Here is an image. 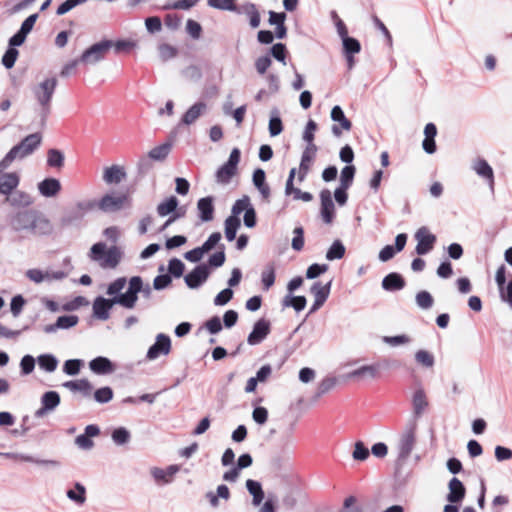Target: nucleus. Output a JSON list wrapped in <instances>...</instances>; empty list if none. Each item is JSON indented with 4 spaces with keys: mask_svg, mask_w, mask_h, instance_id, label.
Wrapping results in <instances>:
<instances>
[{
    "mask_svg": "<svg viewBox=\"0 0 512 512\" xmlns=\"http://www.w3.org/2000/svg\"><path fill=\"white\" fill-rule=\"evenodd\" d=\"M94 212L100 211L105 214L120 212L131 204V198L128 193L111 191L104 194L99 200L90 199Z\"/></svg>",
    "mask_w": 512,
    "mask_h": 512,
    "instance_id": "1",
    "label": "nucleus"
},
{
    "mask_svg": "<svg viewBox=\"0 0 512 512\" xmlns=\"http://www.w3.org/2000/svg\"><path fill=\"white\" fill-rule=\"evenodd\" d=\"M57 86L56 78H46L38 85L34 86L32 91L38 104L40 105V120L44 126L51 112V100Z\"/></svg>",
    "mask_w": 512,
    "mask_h": 512,
    "instance_id": "2",
    "label": "nucleus"
},
{
    "mask_svg": "<svg viewBox=\"0 0 512 512\" xmlns=\"http://www.w3.org/2000/svg\"><path fill=\"white\" fill-rule=\"evenodd\" d=\"M242 213L243 224H256V211L247 195L235 201L231 209V215L226 218L223 224H241L240 215Z\"/></svg>",
    "mask_w": 512,
    "mask_h": 512,
    "instance_id": "3",
    "label": "nucleus"
},
{
    "mask_svg": "<svg viewBox=\"0 0 512 512\" xmlns=\"http://www.w3.org/2000/svg\"><path fill=\"white\" fill-rule=\"evenodd\" d=\"M90 256L95 261L104 258L102 267L115 268L121 260L120 250L114 245L106 251V244L103 242H98L91 247Z\"/></svg>",
    "mask_w": 512,
    "mask_h": 512,
    "instance_id": "4",
    "label": "nucleus"
},
{
    "mask_svg": "<svg viewBox=\"0 0 512 512\" xmlns=\"http://www.w3.org/2000/svg\"><path fill=\"white\" fill-rule=\"evenodd\" d=\"M416 428L417 424L415 421L409 422L402 434L399 437L397 449H398V461L404 462L410 456L414 446L416 444Z\"/></svg>",
    "mask_w": 512,
    "mask_h": 512,
    "instance_id": "5",
    "label": "nucleus"
},
{
    "mask_svg": "<svg viewBox=\"0 0 512 512\" xmlns=\"http://www.w3.org/2000/svg\"><path fill=\"white\" fill-rule=\"evenodd\" d=\"M42 136L40 133H32L27 135L20 143L13 146L8 155L13 159H23L31 155L41 144Z\"/></svg>",
    "mask_w": 512,
    "mask_h": 512,
    "instance_id": "6",
    "label": "nucleus"
},
{
    "mask_svg": "<svg viewBox=\"0 0 512 512\" xmlns=\"http://www.w3.org/2000/svg\"><path fill=\"white\" fill-rule=\"evenodd\" d=\"M241 152L238 148H233L228 160L218 168L215 177L219 184H228L237 173V166L240 162Z\"/></svg>",
    "mask_w": 512,
    "mask_h": 512,
    "instance_id": "7",
    "label": "nucleus"
},
{
    "mask_svg": "<svg viewBox=\"0 0 512 512\" xmlns=\"http://www.w3.org/2000/svg\"><path fill=\"white\" fill-rule=\"evenodd\" d=\"M142 290V278L133 276L129 280V286L125 293L115 296V302L127 309H133L138 300V294Z\"/></svg>",
    "mask_w": 512,
    "mask_h": 512,
    "instance_id": "8",
    "label": "nucleus"
},
{
    "mask_svg": "<svg viewBox=\"0 0 512 512\" xmlns=\"http://www.w3.org/2000/svg\"><path fill=\"white\" fill-rule=\"evenodd\" d=\"M94 212L91 200L78 201L67 207L62 215V224H71L81 221L87 214Z\"/></svg>",
    "mask_w": 512,
    "mask_h": 512,
    "instance_id": "9",
    "label": "nucleus"
},
{
    "mask_svg": "<svg viewBox=\"0 0 512 512\" xmlns=\"http://www.w3.org/2000/svg\"><path fill=\"white\" fill-rule=\"evenodd\" d=\"M112 47V40H102L95 43L82 53L80 61L84 64H95L103 60Z\"/></svg>",
    "mask_w": 512,
    "mask_h": 512,
    "instance_id": "10",
    "label": "nucleus"
},
{
    "mask_svg": "<svg viewBox=\"0 0 512 512\" xmlns=\"http://www.w3.org/2000/svg\"><path fill=\"white\" fill-rule=\"evenodd\" d=\"M179 201L175 196H170L157 206V213L160 217L171 215L164 224H172L185 214L183 207H178Z\"/></svg>",
    "mask_w": 512,
    "mask_h": 512,
    "instance_id": "11",
    "label": "nucleus"
},
{
    "mask_svg": "<svg viewBox=\"0 0 512 512\" xmlns=\"http://www.w3.org/2000/svg\"><path fill=\"white\" fill-rule=\"evenodd\" d=\"M417 241L415 251L418 255H426L433 250L436 243V236L425 226L419 228L414 234Z\"/></svg>",
    "mask_w": 512,
    "mask_h": 512,
    "instance_id": "12",
    "label": "nucleus"
},
{
    "mask_svg": "<svg viewBox=\"0 0 512 512\" xmlns=\"http://www.w3.org/2000/svg\"><path fill=\"white\" fill-rule=\"evenodd\" d=\"M210 275L209 267L207 264L197 265L190 273L185 275L184 281L190 289L199 288Z\"/></svg>",
    "mask_w": 512,
    "mask_h": 512,
    "instance_id": "13",
    "label": "nucleus"
},
{
    "mask_svg": "<svg viewBox=\"0 0 512 512\" xmlns=\"http://www.w3.org/2000/svg\"><path fill=\"white\" fill-rule=\"evenodd\" d=\"M60 395L56 391H47L41 396V407L35 411L36 418H42L54 411L60 404Z\"/></svg>",
    "mask_w": 512,
    "mask_h": 512,
    "instance_id": "14",
    "label": "nucleus"
},
{
    "mask_svg": "<svg viewBox=\"0 0 512 512\" xmlns=\"http://www.w3.org/2000/svg\"><path fill=\"white\" fill-rule=\"evenodd\" d=\"M320 214L325 224H330L334 219L335 204L332 199V193L328 189H323L320 192Z\"/></svg>",
    "mask_w": 512,
    "mask_h": 512,
    "instance_id": "15",
    "label": "nucleus"
},
{
    "mask_svg": "<svg viewBox=\"0 0 512 512\" xmlns=\"http://www.w3.org/2000/svg\"><path fill=\"white\" fill-rule=\"evenodd\" d=\"M331 119L334 122H338L339 125L334 124L331 128L332 134L335 137L342 135V129L349 131L352 128V122L345 116L343 109L339 105H335L330 114Z\"/></svg>",
    "mask_w": 512,
    "mask_h": 512,
    "instance_id": "16",
    "label": "nucleus"
},
{
    "mask_svg": "<svg viewBox=\"0 0 512 512\" xmlns=\"http://www.w3.org/2000/svg\"><path fill=\"white\" fill-rule=\"evenodd\" d=\"M171 350V340L168 335L160 333L156 336L155 343L147 351V359L154 360L161 354L167 355Z\"/></svg>",
    "mask_w": 512,
    "mask_h": 512,
    "instance_id": "17",
    "label": "nucleus"
},
{
    "mask_svg": "<svg viewBox=\"0 0 512 512\" xmlns=\"http://www.w3.org/2000/svg\"><path fill=\"white\" fill-rule=\"evenodd\" d=\"M115 297L111 299L98 296L93 302V316L99 320L106 321L110 318V310L116 305Z\"/></svg>",
    "mask_w": 512,
    "mask_h": 512,
    "instance_id": "18",
    "label": "nucleus"
},
{
    "mask_svg": "<svg viewBox=\"0 0 512 512\" xmlns=\"http://www.w3.org/2000/svg\"><path fill=\"white\" fill-rule=\"evenodd\" d=\"M270 333V323L265 319L258 320L251 333L248 335L247 342L250 345L260 344Z\"/></svg>",
    "mask_w": 512,
    "mask_h": 512,
    "instance_id": "19",
    "label": "nucleus"
},
{
    "mask_svg": "<svg viewBox=\"0 0 512 512\" xmlns=\"http://www.w3.org/2000/svg\"><path fill=\"white\" fill-rule=\"evenodd\" d=\"M407 242V234L400 233L395 238V246L386 245L379 252V260L382 262H387L391 260L396 252H401Z\"/></svg>",
    "mask_w": 512,
    "mask_h": 512,
    "instance_id": "20",
    "label": "nucleus"
},
{
    "mask_svg": "<svg viewBox=\"0 0 512 512\" xmlns=\"http://www.w3.org/2000/svg\"><path fill=\"white\" fill-rule=\"evenodd\" d=\"M20 176L16 172H8L0 176V194L9 197L19 186Z\"/></svg>",
    "mask_w": 512,
    "mask_h": 512,
    "instance_id": "21",
    "label": "nucleus"
},
{
    "mask_svg": "<svg viewBox=\"0 0 512 512\" xmlns=\"http://www.w3.org/2000/svg\"><path fill=\"white\" fill-rule=\"evenodd\" d=\"M79 322V318L76 315H63L59 316L55 323L48 324L43 327V331L46 334L55 333L59 329H69L76 326Z\"/></svg>",
    "mask_w": 512,
    "mask_h": 512,
    "instance_id": "22",
    "label": "nucleus"
},
{
    "mask_svg": "<svg viewBox=\"0 0 512 512\" xmlns=\"http://www.w3.org/2000/svg\"><path fill=\"white\" fill-rule=\"evenodd\" d=\"M449 492L446 500L449 503H460L466 495V488L464 484L456 477H453L448 483Z\"/></svg>",
    "mask_w": 512,
    "mask_h": 512,
    "instance_id": "23",
    "label": "nucleus"
},
{
    "mask_svg": "<svg viewBox=\"0 0 512 512\" xmlns=\"http://www.w3.org/2000/svg\"><path fill=\"white\" fill-rule=\"evenodd\" d=\"M126 178V171L124 167L119 165H112L106 167L103 173V181L108 185H116Z\"/></svg>",
    "mask_w": 512,
    "mask_h": 512,
    "instance_id": "24",
    "label": "nucleus"
},
{
    "mask_svg": "<svg viewBox=\"0 0 512 512\" xmlns=\"http://www.w3.org/2000/svg\"><path fill=\"white\" fill-rule=\"evenodd\" d=\"M0 456L9 458V459L20 460L23 462H30V463H34V464L42 465V466H52V467L59 466V462L56 460H42V459H38V458H35L30 455L21 454V453H11V452L2 453V452H0Z\"/></svg>",
    "mask_w": 512,
    "mask_h": 512,
    "instance_id": "25",
    "label": "nucleus"
},
{
    "mask_svg": "<svg viewBox=\"0 0 512 512\" xmlns=\"http://www.w3.org/2000/svg\"><path fill=\"white\" fill-rule=\"evenodd\" d=\"M197 211L202 222L212 221L214 214L213 197L207 196L199 199L197 202Z\"/></svg>",
    "mask_w": 512,
    "mask_h": 512,
    "instance_id": "26",
    "label": "nucleus"
},
{
    "mask_svg": "<svg viewBox=\"0 0 512 512\" xmlns=\"http://www.w3.org/2000/svg\"><path fill=\"white\" fill-rule=\"evenodd\" d=\"M89 368L96 374L105 375L115 371V366L110 359L98 356L89 362Z\"/></svg>",
    "mask_w": 512,
    "mask_h": 512,
    "instance_id": "27",
    "label": "nucleus"
},
{
    "mask_svg": "<svg viewBox=\"0 0 512 512\" xmlns=\"http://www.w3.org/2000/svg\"><path fill=\"white\" fill-rule=\"evenodd\" d=\"M473 170L476 172V174L483 179H485L491 190L494 188V172L492 167L489 165V163L485 159H478L473 164Z\"/></svg>",
    "mask_w": 512,
    "mask_h": 512,
    "instance_id": "28",
    "label": "nucleus"
},
{
    "mask_svg": "<svg viewBox=\"0 0 512 512\" xmlns=\"http://www.w3.org/2000/svg\"><path fill=\"white\" fill-rule=\"evenodd\" d=\"M38 190L44 197H55L61 190V183L56 178H45L38 183Z\"/></svg>",
    "mask_w": 512,
    "mask_h": 512,
    "instance_id": "29",
    "label": "nucleus"
},
{
    "mask_svg": "<svg viewBox=\"0 0 512 512\" xmlns=\"http://www.w3.org/2000/svg\"><path fill=\"white\" fill-rule=\"evenodd\" d=\"M403 276L397 272H391L382 280V288L386 291H398L405 287Z\"/></svg>",
    "mask_w": 512,
    "mask_h": 512,
    "instance_id": "30",
    "label": "nucleus"
},
{
    "mask_svg": "<svg viewBox=\"0 0 512 512\" xmlns=\"http://www.w3.org/2000/svg\"><path fill=\"white\" fill-rule=\"evenodd\" d=\"M6 201L12 207L25 208L32 205L34 200L29 193L21 190H15L9 197L6 198Z\"/></svg>",
    "mask_w": 512,
    "mask_h": 512,
    "instance_id": "31",
    "label": "nucleus"
},
{
    "mask_svg": "<svg viewBox=\"0 0 512 512\" xmlns=\"http://www.w3.org/2000/svg\"><path fill=\"white\" fill-rule=\"evenodd\" d=\"M207 105L204 102H197L192 105L183 115L181 123L184 125L193 124L206 110Z\"/></svg>",
    "mask_w": 512,
    "mask_h": 512,
    "instance_id": "32",
    "label": "nucleus"
},
{
    "mask_svg": "<svg viewBox=\"0 0 512 512\" xmlns=\"http://www.w3.org/2000/svg\"><path fill=\"white\" fill-rule=\"evenodd\" d=\"M412 404L415 417H420L428 406V401L422 388H419L414 392Z\"/></svg>",
    "mask_w": 512,
    "mask_h": 512,
    "instance_id": "33",
    "label": "nucleus"
},
{
    "mask_svg": "<svg viewBox=\"0 0 512 512\" xmlns=\"http://www.w3.org/2000/svg\"><path fill=\"white\" fill-rule=\"evenodd\" d=\"M64 387L74 392H80L84 396L89 397L91 395L93 386L87 379H80L75 381H67L63 384Z\"/></svg>",
    "mask_w": 512,
    "mask_h": 512,
    "instance_id": "34",
    "label": "nucleus"
},
{
    "mask_svg": "<svg viewBox=\"0 0 512 512\" xmlns=\"http://www.w3.org/2000/svg\"><path fill=\"white\" fill-rule=\"evenodd\" d=\"M275 270L276 265L274 262H269L265 265L261 272V282L264 290H269L275 283Z\"/></svg>",
    "mask_w": 512,
    "mask_h": 512,
    "instance_id": "35",
    "label": "nucleus"
},
{
    "mask_svg": "<svg viewBox=\"0 0 512 512\" xmlns=\"http://www.w3.org/2000/svg\"><path fill=\"white\" fill-rule=\"evenodd\" d=\"M19 222L27 224H47V220L43 219L42 215L36 210H25L17 215Z\"/></svg>",
    "mask_w": 512,
    "mask_h": 512,
    "instance_id": "36",
    "label": "nucleus"
},
{
    "mask_svg": "<svg viewBox=\"0 0 512 512\" xmlns=\"http://www.w3.org/2000/svg\"><path fill=\"white\" fill-rule=\"evenodd\" d=\"M332 282L329 281L327 284L322 285L320 282H315L311 286V293L313 294L315 301L325 303L329 297Z\"/></svg>",
    "mask_w": 512,
    "mask_h": 512,
    "instance_id": "37",
    "label": "nucleus"
},
{
    "mask_svg": "<svg viewBox=\"0 0 512 512\" xmlns=\"http://www.w3.org/2000/svg\"><path fill=\"white\" fill-rule=\"evenodd\" d=\"M306 304L307 300L304 296H292L288 294L282 300L283 307H293L296 312L302 311Z\"/></svg>",
    "mask_w": 512,
    "mask_h": 512,
    "instance_id": "38",
    "label": "nucleus"
},
{
    "mask_svg": "<svg viewBox=\"0 0 512 512\" xmlns=\"http://www.w3.org/2000/svg\"><path fill=\"white\" fill-rule=\"evenodd\" d=\"M345 246L341 240H335L326 252V259L329 261L339 260L345 255Z\"/></svg>",
    "mask_w": 512,
    "mask_h": 512,
    "instance_id": "39",
    "label": "nucleus"
},
{
    "mask_svg": "<svg viewBox=\"0 0 512 512\" xmlns=\"http://www.w3.org/2000/svg\"><path fill=\"white\" fill-rule=\"evenodd\" d=\"M171 143L166 142L164 144H161L157 147H154L151 149L147 155L153 160V161H163L167 158L171 151Z\"/></svg>",
    "mask_w": 512,
    "mask_h": 512,
    "instance_id": "40",
    "label": "nucleus"
},
{
    "mask_svg": "<svg viewBox=\"0 0 512 512\" xmlns=\"http://www.w3.org/2000/svg\"><path fill=\"white\" fill-rule=\"evenodd\" d=\"M268 129L272 137L279 135L283 131L282 120L276 108L271 111Z\"/></svg>",
    "mask_w": 512,
    "mask_h": 512,
    "instance_id": "41",
    "label": "nucleus"
},
{
    "mask_svg": "<svg viewBox=\"0 0 512 512\" xmlns=\"http://www.w3.org/2000/svg\"><path fill=\"white\" fill-rule=\"evenodd\" d=\"M39 367L47 372H54L58 365L57 358L52 354H42L37 358Z\"/></svg>",
    "mask_w": 512,
    "mask_h": 512,
    "instance_id": "42",
    "label": "nucleus"
},
{
    "mask_svg": "<svg viewBox=\"0 0 512 512\" xmlns=\"http://www.w3.org/2000/svg\"><path fill=\"white\" fill-rule=\"evenodd\" d=\"M64 154L58 149H50L47 153V164L53 168H62L64 165Z\"/></svg>",
    "mask_w": 512,
    "mask_h": 512,
    "instance_id": "43",
    "label": "nucleus"
},
{
    "mask_svg": "<svg viewBox=\"0 0 512 512\" xmlns=\"http://www.w3.org/2000/svg\"><path fill=\"white\" fill-rule=\"evenodd\" d=\"M356 168L353 165H346L340 174V185L343 188H350L353 183V179L355 176Z\"/></svg>",
    "mask_w": 512,
    "mask_h": 512,
    "instance_id": "44",
    "label": "nucleus"
},
{
    "mask_svg": "<svg viewBox=\"0 0 512 512\" xmlns=\"http://www.w3.org/2000/svg\"><path fill=\"white\" fill-rule=\"evenodd\" d=\"M287 48L283 43H276L269 49V55L272 56L277 61L281 62L283 65H286V57H287Z\"/></svg>",
    "mask_w": 512,
    "mask_h": 512,
    "instance_id": "45",
    "label": "nucleus"
},
{
    "mask_svg": "<svg viewBox=\"0 0 512 512\" xmlns=\"http://www.w3.org/2000/svg\"><path fill=\"white\" fill-rule=\"evenodd\" d=\"M416 304L419 308L428 310L434 304V299L432 295L428 291H420L416 294L415 297Z\"/></svg>",
    "mask_w": 512,
    "mask_h": 512,
    "instance_id": "46",
    "label": "nucleus"
},
{
    "mask_svg": "<svg viewBox=\"0 0 512 512\" xmlns=\"http://www.w3.org/2000/svg\"><path fill=\"white\" fill-rule=\"evenodd\" d=\"M245 12L249 16V24L251 28H258L261 22L260 13L254 3H248L245 6Z\"/></svg>",
    "mask_w": 512,
    "mask_h": 512,
    "instance_id": "47",
    "label": "nucleus"
},
{
    "mask_svg": "<svg viewBox=\"0 0 512 512\" xmlns=\"http://www.w3.org/2000/svg\"><path fill=\"white\" fill-rule=\"evenodd\" d=\"M75 489L77 490V492L70 489L67 491L66 495L70 500L76 502L77 504L82 505L86 501V496H85L86 489L80 483L75 484Z\"/></svg>",
    "mask_w": 512,
    "mask_h": 512,
    "instance_id": "48",
    "label": "nucleus"
},
{
    "mask_svg": "<svg viewBox=\"0 0 512 512\" xmlns=\"http://www.w3.org/2000/svg\"><path fill=\"white\" fill-rule=\"evenodd\" d=\"M377 371H378L377 366L365 365V366H361L360 368L355 369L352 372H350L349 373V377L350 378H356V377L367 376V377H370V378H374L377 375Z\"/></svg>",
    "mask_w": 512,
    "mask_h": 512,
    "instance_id": "49",
    "label": "nucleus"
},
{
    "mask_svg": "<svg viewBox=\"0 0 512 512\" xmlns=\"http://www.w3.org/2000/svg\"><path fill=\"white\" fill-rule=\"evenodd\" d=\"M343 54H357L361 50L360 42L354 37H346L342 40Z\"/></svg>",
    "mask_w": 512,
    "mask_h": 512,
    "instance_id": "50",
    "label": "nucleus"
},
{
    "mask_svg": "<svg viewBox=\"0 0 512 512\" xmlns=\"http://www.w3.org/2000/svg\"><path fill=\"white\" fill-rule=\"evenodd\" d=\"M130 432L125 427H118L112 432V440L116 445H124L130 441Z\"/></svg>",
    "mask_w": 512,
    "mask_h": 512,
    "instance_id": "51",
    "label": "nucleus"
},
{
    "mask_svg": "<svg viewBox=\"0 0 512 512\" xmlns=\"http://www.w3.org/2000/svg\"><path fill=\"white\" fill-rule=\"evenodd\" d=\"M19 52L16 48L8 46V49L5 51L2 57V64L6 69H11L14 67L15 62L18 58Z\"/></svg>",
    "mask_w": 512,
    "mask_h": 512,
    "instance_id": "52",
    "label": "nucleus"
},
{
    "mask_svg": "<svg viewBox=\"0 0 512 512\" xmlns=\"http://www.w3.org/2000/svg\"><path fill=\"white\" fill-rule=\"evenodd\" d=\"M184 269L185 265L180 259L172 258L171 260H169L168 272L170 276L172 275L175 278H179L183 275Z\"/></svg>",
    "mask_w": 512,
    "mask_h": 512,
    "instance_id": "53",
    "label": "nucleus"
},
{
    "mask_svg": "<svg viewBox=\"0 0 512 512\" xmlns=\"http://www.w3.org/2000/svg\"><path fill=\"white\" fill-rule=\"evenodd\" d=\"M314 155L306 153L303 151L301 156V162L299 166V180L302 181L305 176L307 175L309 169H310V163L314 159Z\"/></svg>",
    "mask_w": 512,
    "mask_h": 512,
    "instance_id": "54",
    "label": "nucleus"
},
{
    "mask_svg": "<svg viewBox=\"0 0 512 512\" xmlns=\"http://www.w3.org/2000/svg\"><path fill=\"white\" fill-rule=\"evenodd\" d=\"M415 360L427 368L432 367L435 363L434 356L426 350H418L415 354Z\"/></svg>",
    "mask_w": 512,
    "mask_h": 512,
    "instance_id": "55",
    "label": "nucleus"
},
{
    "mask_svg": "<svg viewBox=\"0 0 512 512\" xmlns=\"http://www.w3.org/2000/svg\"><path fill=\"white\" fill-rule=\"evenodd\" d=\"M208 5L212 8L223 11H238L237 5L230 0H208Z\"/></svg>",
    "mask_w": 512,
    "mask_h": 512,
    "instance_id": "56",
    "label": "nucleus"
},
{
    "mask_svg": "<svg viewBox=\"0 0 512 512\" xmlns=\"http://www.w3.org/2000/svg\"><path fill=\"white\" fill-rule=\"evenodd\" d=\"M127 280L125 277H119L109 284L106 293L110 296H117L122 294L121 291L125 287Z\"/></svg>",
    "mask_w": 512,
    "mask_h": 512,
    "instance_id": "57",
    "label": "nucleus"
},
{
    "mask_svg": "<svg viewBox=\"0 0 512 512\" xmlns=\"http://www.w3.org/2000/svg\"><path fill=\"white\" fill-rule=\"evenodd\" d=\"M113 398V391L110 387H102L94 392V399L101 404L109 402Z\"/></svg>",
    "mask_w": 512,
    "mask_h": 512,
    "instance_id": "58",
    "label": "nucleus"
},
{
    "mask_svg": "<svg viewBox=\"0 0 512 512\" xmlns=\"http://www.w3.org/2000/svg\"><path fill=\"white\" fill-rule=\"evenodd\" d=\"M83 365V361L80 359H70L65 361L63 365V371L67 375H77Z\"/></svg>",
    "mask_w": 512,
    "mask_h": 512,
    "instance_id": "59",
    "label": "nucleus"
},
{
    "mask_svg": "<svg viewBox=\"0 0 512 512\" xmlns=\"http://www.w3.org/2000/svg\"><path fill=\"white\" fill-rule=\"evenodd\" d=\"M291 246L295 251H301L304 246V230L301 226H297L293 231Z\"/></svg>",
    "mask_w": 512,
    "mask_h": 512,
    "instance_id": "60",
    "label": "nucleus"
},
{
    "mask_svg": "<svg viewBox=\"0 0 512 512\" xmlns=\"http://www.w3.org/2000/svg\"><path fill=\"white\" fill-rule=\"evenodd\" d=\"M152 161L153 160L147 154L143 155L139 159V161L137 163V171L140 176H145L152 170V168H153Z\"/></svg>",
    "mask_w": 512,
    "mask_h": 512,
    "instance_id": "61",
    "label": "nucleus"
},
{
    "mask_svg": "<svg viewBox=\"0 0 512 512\" xmlns=\"http://www.w3.org/2000/svg\"><path fill=\"white\" fill-rule=\"evenodd\" d=\"M328 270L327 264H318L314 263L308 267L306 270V278L307 279H315L319 277L321 274L325 273Z\"/></svg>",
    "mask_w": 512,
    "mask_h": 512,
    "instance_id": "62",
    "label": "nucleus"
},
{
    "mask_svg": "<svg viewBox=\"0 0 512 512\" xmlns=\"http://www.w3.org/2000/svg\"><path fill=\"white\" fill-rule=\"evenodd\" d=\"M318 128V125L317 123L310 119L307 123H306V126H305V129H304V132H303V135H302V139L308 143V142H314V139H315V131L317 130Z\"/></svg>",
    "mask_w": 512,
    "mask_h": 512,
    "instance_id": "63",
    "label": "nucleus"
},
{
    "mask_svg": "<svg viewBox=\"0 0 512 512\" xmlns=\"http://www.w3.org/2000/svg\"><path fill=\"white\" fill-rule=\"evenodd\" d=\"M336 385V379L333 377L324 378L318 385L316 396L320 397L329 392Z\"/></svg>",
    "mask_w": 512,
    "mask_h": 512,
    "instance_id": "64",
    "label": "nucleus"
}]
</instances>
